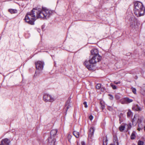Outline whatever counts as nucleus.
<instances>
[{"label":"nucleus","mask_w":145,"mask_h":145,"mask_svg":"<svg viewBox=\"0 0 145 145\" xmlns=\"http://www.w3.org/2000/svg\"><path fill=\"white\" fill-rule=\"evenodd\" d=\"M52 11L46 8L42 9L37 7L34 8L31 12L25 15L24 20L25 22L31 25H33L35 21L38 18L47 19L52 15Z\"/></svg>","instance_id":"nucleus-1"},{"label":"nucleus","mask_w":145,"mask_h":145,"mask_svg":"<svg viewBox=\"0 0 145 145\" xmlns=\"http://www.w3.org/2000/svg\"><path fill=\"white\" fill-rule=\"evenodd\" d=\"M94 55L88 61L86 60L84 63V65L89 70H93L95 67L94 64L100 61L102 59V57L100 55Z\"/></svg>","instance_id":"nucleus-2"},{"label":"nucleus","mask_w":145,"mask_h":145,"mask_svg":"<svg viewBox=\"0 0 145 145\" xmlns=\"http://www.w3.org/2000/svg\"><path fill=\"white\" fill-rule=\"evenodd\" d=\"M145 10L142 3L140 2H137L134 4V13L137 17L143 15Z\"/></svg>","instance_id":"nucleus-3"},{"label":"nucleus","mask_w":145,"mask_h":145,"mask_svg":"<svg viewBox=\"0 0 145 145\" xmlns=\"http://www.w3.org/2000/svg\"><path fill=\"white\" fill-rule=\"evenodd\" d=\"M44 63L43 62L38 61L35 63V65L36 69L39 70V71H36L34 74V76L39 75L40 74V72L43 69Z\"/></svg>","instance_id":"nucleus-4"},{"label":"nucleus","mask_w":145,"mask_h":145,"mask_svg":"<svg viewBox=\"0 0 145 145\" xmlns=\"http://www.w3.org/2000/svg\"><path fill=\"white\" fill-rule=\"evenodd\" d=\"M43 99L46 102H53L55 100V99L52 97V96L47 93L44 94L43 96Z\"/></svg>","instance_id":"nucleus-5"},{"label":"nucleus","mask_w":145,"mask_h":145,"mask_svg":"<svg viewBox=\"0 0 145 145\" xmlns=\"http://www.w3.org/2000/svg\"><path fill=\"white\" fill-rule=\"evenodd\" d=\"M11 141L7 138H5L2 140L1 141L0 145H10Z\"/></svg>","instance_id":"nucleus-6"},{"label":"nucleus","mask_w":145,"mask_h":145,"mask_svg":"<svg viewBox=\"0 0 145 145\" xmlns=\"http://www.w3.org/2000/svg\"><path fill=\"white\" fill-rule=\"evenodd\" d=\"M11 141L7 138H5L2 140L1 141L0 145H10Z\"/></svg>","instance_id":"nucleus-7"},{"label":"nucleus","mask_w":145,"mask_h":145,"mask_svg":"<svg viewBox=\"0 0 145 145\" xmlns=\"http://www.w3.org/2000/svg\"><path fill=\"white\" fill-rule=\"evenodd\" d=\"M47 140L48 145H55L56 140L55 138L48 137Z\"/></svg>","instance_id":"nucleus-8"},{"label":"nucleus","mask_w":145,"mask_h":145,"mask_svg":"<svg viewBox=\"0 0 145 145\" xmlns=\"http://www.w3.org/2000/svg\"><path fill=\"white\" fill-rule=\"evenodd\" d=\"M57 132V129H53L50 132V137H49L55 138Z\"/></svg>","instance_id":"nucleus-9"},{"label":"nucleus","mask_w":145,"mask_h":145,"mask_svg":"<svg viewBox=\"0 0 145 145\" xmlns=\"http://www.w3.org/2000/svg\"><path fill=\"white\" fill-rule=\"evenodd\" d=\"M95 129L93 127H91L89 129V133L88 134V137L92 138V137L93 135Z\"/></svg>","instance_id":"nucleus-10"},{"label":"nucleus","mask_w":145,"mask_h":145,"mask_svg":"<svg viewBox=\"0 0 145 145\" xmlns=\"http://www.w3.org/2000/svg\"><path fill=\"white\" fill-rule=\"evenodd\" d=\"M132 109L133 110L137 111H141L142 110V108L138 105H136L133 106Z\"/></svg>","instance_id":"nucleus-11"},{"label":"nucleus","mask_w":145,"mask_h":145,"mask_svg":"<svg viewBox=\"0 0 145 145\" xmlns=\"http://www.w3.org/2000/svg\"><path fill=\"white\" fill-rule=\"evenodd\" d=\"M137 20L134 18H133L132 21V22L130 23V26L132 28H134L135 23L137 22Z\"/></svg>","instance_id":"nucleus-12"},{"label":"nucleus","mask_w":145,"mask_h":145,"mask_svg":"<svg viewBox=\"0 0 145 145\" xmlns=\"http://www.w3.org/2000/svg\"><path fill=\"white\" fill-rule=\"evenodd\" d=\"M91 54H99V51L96 48L92 49L91 51Z\"/></svg>","instance_id":"nucleus-13"},{"label":"nucleus","mask_w":145,"mask_h":145,"mask_svg":"<svg viewBox=\"0 0 145 145\" xmlns=\"http://www.w3.org/2000/svg\"><path fill=\"white\" fill-rule=\"evenodd\" d=\"M8 11L11 14H15L17 12V10L16 9H9Z\"/></svg>","instance_id":"nucleus-14"},{"label":"nucleus","mask_w":145,"mask_h":145,"mask_svg":"<svg viewBox=\"0 0 145 145\" xmlns=\"http://www.w3.org/2000/svg\"><path fill=\"white\" fill-rule=\"evenodd\" d=\"M73 134L76 138H78L79 137V132L74 131L73 132Z\"/></svg>","instance_id":"nucleus-15"},{"label":"nucleus","mask_w":145,"mask_h":145,"mask_svg":"<svg viewBox=\"0 0 145 145\" xmlns=\"http://www.w3.org/2000/svg\"><path fill=\"white\" fill-rule=\"evenodd\" d=\"M103 145H107L108 140L106 137L105 138H103Z\"/></svg>","instance_id":"nucleus-16"},{"label":"nucleus","mask_w":145,"mask_h":145,"mask_svg":"<svg viewBox=\"0 0 145 145\" xmlns=\"http://www.w3.org/2000/svg\"><path fill=\"white\" fill-rule=\"evenodd\" d=\"M124 100L125 101L127 102L128 103H131L133 101V100L132 99H130L128 97L125 98L124 99Z\"/></svg>","instance_id":"nucleus-17"},{"label":"nucleus","mask_w":145,"mask_h":145,"mask_svg":"<svg viewBox=\"0 0 145 145\" xmlns=\"http://www.w3.org/2000/svg\"><path fill=\"white\" fill-rule=\"evenodd\" d=\"M136 120V119L135 118V115L134 116L133 118V119L132 120V122L133 125H136V123H137L135 121Z\"/></svg>","instance_id":"nucleus-18"},{"label":"nucleus","mask_w":145,"mask_h":145,"mask_svg":"<svg viewBox=\"0 0 145 145\" xmlns=\"http://www.w3.org/2000/svg\"><path fill=\"white\" fill-rule=\"evenodd\" d=\"M132 114V113L131 111V110L129 109L128 112H127V117H130L131 116Z\"/></svg>","instance_id":"nucleus-19"},{"label":"nucleus","mask_w":145,"mask_h":145,"mask_svg":"<svg viewBox=\"0 0 145 145\" xmlns=\"http://www.w3.org/2000/svg\"><path fill=\"white\" fill-rule=\"evenodd\" d=\"M125 128V126L124 125H121L119 127V130L121 131H123Z\"/></svg>","instance_id":"nucleus-20"},{"label":"nucleus","mask_w":145,"mask_h":145,"mask_svg":"<svg viewBox=\"0 0 145 145\" xmlns=\"http://www.w3.org/2000/svg\"><path fill=\"white\" fill-rule=\"evenodd\" d=\"M71 99L70 97H69L68 98L67 100V101L65 104V106H67L68 105H69V104L70 103Z\"/></svg>","instance_id":"nucleus-21"},{"label":"nucleus","mask_w":145,"mask_h":145,"mask_svg":"<svg viewBox=\"0 0 145 145\" xmlns=\"http://www.w3.org/2000/svg\"><path fill=\"white\" fill-rule=\"evenodd\" d=\"M135 135L134 133L133 132L131 136V139L132 140L134 139H135Z\"/></svg>","instance_id":"nucleus-22"},{"label":"nucleus","mask_w":145,"mask_h":145,"mask_svg":"<svg viewBox=\"0 0 145 145\" xmlns=\"http://www.w3.org/2000/svg\"><path fill=\"white\" fill-rule=\"evenodd\" d=\"M101 84H97L96 86V88L97 89H99L101 88Z\"/></svg>","instance_id":"nucleus-23"},{"label":"nucleus","mask_w":145,"mask_h":145,"mask_svg":"<svg viewBox=\"0 0 145 145\" xmlns=\"http://www.w3.org/2000/svg\"><path fill=\"white\" fill-rule=\"evenodd\" d=\"M144 144L143 141L139 140L138 143V145H143Z\"/></svg>","instance_id":"nucleus-24"},{"label":"nucleus","mask_w":145,"mask_h":145,"mask_svg":"<svg viewBox=\"0 0 145 145\" xmlns=\"http://www.w3.org/2000/svg\"><path fill=\"white\" fill-rule=\"evenodd\" d=\"M131 89L132 90V91L134 93V94H136V89L133 88V87H132L131 88Z\"/></svg>","instance_id":"nucleus-25"},{"label":"nucleus","mask_w":145,"mask_h":145,"mask_svg":"<svg viewBox=\"0 0 145 145\" xmlns=\"http://www.w3.org/2000/svg\"><path fill=\"white\" fill-rule=\"evenodd\" d=\"M110 86L114 89H116V85L113 84L112 83L110 84Z\"/></svg>","instance_id":"nucleus-26"},{"label":"nucleus","mask_w":145,"mask_h":145,"mask_svg":"<svg viewBox=\"0 0 145 145\" xmlns=\"http://www.w3.org/2000/svg\"><path fill=\"white\" fill-rule=\"evenodd\" d=\"M108 96H109V99L111 100H113L114 99V97L111 94H108Z\"/></svg>","instance_id":"nucleus-27"},{"label":"nucleus","mask_w":145,"mask_h":145,"mask_svg":"<svg viewBox=\"0 0 145 145\" xmlns=\"http://www.w3.org/2000/svg\"><path fill=\"white\" fill-rule=\"evenodd\" d=\"M72 137V136L70 134H69L67 136V139L68 141L70 142V140Z\"/></svg>","instance_id":"nucleus-28"},{"label":"nucleus","mask_w":145,"mask_h":145,"mask_svg":"<svg viewBox=\"0 0 145 145\" xmlns=\"http://www.w3.org/2000/svg\"><path fill=\"white\" fill-rule=\"evenodd\" d=\"M119 117L120 118V119H119L120 123H121L122 122H123V120L122 118L120 116V115H119Z\"/></svg>","instance_id":"nucleus-29"},{"label":"nucleus","mask_w":145,"mask_h":145,"mask_svg":"<svg viewBox=\"0 0 145 145\" xmlns=\"http://www.w3.org/2000/svg\"><path fill=\"white\" fill-rule=\"evenodd\" d=\"M115 98L117 100H118L120 98L119 96L118 95H115Z\"/></svg>","instance_id":"nucleus-30"},{"label":"nucleus","mask_w":145,"mask_h":145,"mask_svg":"<svg viewBox=\"0 0 145 145\" xmlns=\"http://www.w3.org/2000/svg\"><path fill=\"white\" fill-rule=\"evenodd\" d=\"M83 104L84 105V107L86 108L88 107V105H87V102L86 101H84L83 103Z\"/></svg>","instance_id":"nucleus-31"},{"label":"nucleus","mask_w":145,"mask_h":145,"mask_svg":"<svg viewBox=\"0 0 145 145\" xmlns=\"http://www.w3.org/2000/svg\"><path fill=\"white\" fill-rule=\"evenodd\" d=\"M106 90V89L105 87H102L101 88V91L103 92L105 91Z\"/></svg>","instance_id":"nucleus-32"},{"label":"nucleus","mask_w":145,"mask_h":145,"mask_svg":"<svg viewBox=\"0 0 145 145\" xmlns=\"http://www.w3.org/2000/svg\"><path fill=\"white\" fill-rule=\"evenodd\" d=\"M67 106L66 108V112H65L66 114L67 112V110H68V109L70 107V106L69 105H68Z\"/></svg>","instance_id":"nucleus-33"},{"label":"nucleus","mask_w":145,"mask_h":145,"mask_svg":"<svg viewBox=\"0 0 145 145\" xmlns=\"http://www.w3.org/2000/svg\"><path fill=\"white\" fill-rule=\"evenodd\" d=\"M89 118L90 120H91L93 118V116L92 115H91L89 116Z\"/></svg>","instance_id":"nucleus-34"},{"label":"nucleus","mask_w":145,"mask_h":145,"mask_svg":"<svg viewBox=\"0 0 145 145\" xmlns=\"http://www.w3.org/2000/svg\"><path fill=\"white\" fill-rule=\"evenodd\" d=\"M100 104H101V108L102 110H103L104 108H105V105H102V103H100Z\"/></svg>","instance_id":"nucleus-35"},{"label":"nucleus","mask_w":145,"mask_h":145,"mask_svg":"<svg viewBox=\"0 0 145 145\" xmlns=\"http://www.w3.org/2000/svg\"><path fill=\"white\" fill-rule=\"evenodd\" d=\"M81 144L82 145H85L86 144L85 142L83 141L81 142Z\"/></svg>","instance_id":"nucleus-36"},{"label":"nucleus","mask_w":145,"mask_h":145,"mask_svg":"<svg viewBox=\"0 0 145 145\" xmlns=\"http://www.w3.org/2000/svg\"><path fill=\"white\" fill-rule=\"evenodd\" d=\"M114 83L116 84H120V81H119L118 82H116L115 81L114 82Z\"/></svg>","instance_id":"nucleus-37"},{"label":"nucleus","mask_w":145,"mask_h":145,"mask_svg":"<svg viewBox=\"0 0 145 145\" xmlns=\"http://www.w3.org/2000/svg\"><path fill=\"white\" fill-rule=\"evenodd\" d=\"M116 145H119V142H118V140H116Z\"/></svg>","instance_id":"nucleus-38"},{"label":"nucleus","mask_w":145,"mask_h":145,"mask_svg":"<svg viewBox=\"0 0 145 145\" xmlns=\"http://www.w3.org/2000/svg\"><path fill=\"white\" fill-rule=\"evenodd\" d=\"M135 77H136V78H135V79H137V78H138V77H137V76H136H136H135Z\"/></svg>","instance_id":"nucleus-39"},{"label":"nucleus","mask_w":145,"mask_h":145,"mask_svg":"<svg viewBox=\"0 0 145 145\" xmlns=\"http://www.w3.org/2000/svg\"><path fill=\"white\" fill-rule=\"evenodd\" d=\"M51 56H52V58H53V57H54V55H52Z\"/></svg>","instance_id":"nucleus-40"},{"label":"nucleus","mask_w":145,"mask_h":145,"mask_svg":"<svg viewBox=\"0 0 145 145\" xmlns=\"http://www.w3.org/2000/svg\"><path fill=\"white\" fill-rule=\"evenodd\" d=\"M144 67H145V64H144Z\"/></svg>","instance_id":"nucleus-41"},{"label":"nucleus","mask_w":145,"mask_h":145,"mask_svg":"<svg viewBox=\"0 0 145 145\" xmlns=\"http://www.w3.org/2000/svg\"><path fill=\"white\" fill-rule=\"evenodd\" d=\"M144 130L145 131V126L144 127Z\"/></svg>","instance_id":"nucleus-42"},{"label":"nucleus","mask_w":145,"mask_h":145,"mask_svg":"<svg viewBox=\"0 0 145 145\" xmlns=\"http://www.w3.org/2000/svg\"><path fill=\"white\" fill-rule=\"evenodd\" d=\"M138 129L139 130V131H140V129H139V128H138Z\"/></svg>","instance_id":"nucleus-43"},{"label":"nucleus","mask_w":145,"mask_h":145,"mask_svg":"<svg viewBox=\"0 0 145 145\" xmlns=\"http://www.w3.org/2000/svg\"><path fill=\"white\" fill-rule=\"evenodd\" d=\"M138 129L139 130V131H140V129H139V128H138Z\"/></svg>","instance_id":"nucleus-44"},{"label":"nucleus","mask_w":145,"mask_h":145,"mask_svg":"<svg viewBox=\"0 0 145 145\" xmlns=\"http://www.w3.org/2000/svg\"><path fill=\"white\" fill-rule=\"evenodd\" d=\"M138 129L139 130V131H140V129H139V128H138Z\"/></svg>","instance_id":"nucleus-45"}]
</instances>
